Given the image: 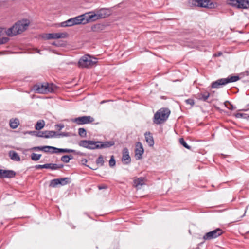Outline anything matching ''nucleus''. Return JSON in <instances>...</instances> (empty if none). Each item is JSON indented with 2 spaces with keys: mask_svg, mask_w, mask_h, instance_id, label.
Wrapping results in <instances>:
<instances>
[{
  "mask_svg": "<svg viewBox=\"0 0 249 249\" xmlns=\"http://www.w3.org/2000/svg\"><path fill=\"white\" fill-rule=\"evenodd\" d=\"M238 0H228L227 4L231 6L237 8Z\"/></svg>",
  "mask_w": 249,
  "mask_h": 249,
  "instance_id": "obj_32",
  "label": "nucleus"
},
{
  "mask_svg": "<svg viewBox=\"0 0 249 249\" xmlns=\"http://www.w3.org/2000/svg\"><path fill=\"white\" fill-rule=\"evenodd\" d=\"M74 25L72 18H70L66 21L63 22L61 23V27H68Z\"/></svg>",
  "mask_w": 249,
  "mask_h": 249,
  "instance_id": "obj_28",
  "label": "nucleus"
},
{
  "mask_svg": "<svg viewBox=\"0 0 249 249\" xmlns=\"http://www.w3.org/2000/svg\"><path fill=\"white\" fill-rule=\"evenodd\" d=\"M41 157V154L33 153L31 155V159L34 161H37L40 159Z\"/></svg>",
  "mask_w": 249,
  "mask_h": 249,
  "instance_id": "obj_35",
  "label": "nucleus"
},
{
  "mask_svg": "<svg viewBox=\"0 0 249 249\" xmlns=\"http://www.w3.org/2000/svg\"><path fill=\"white\" fill-rule=\"evenodd\" d=\"M115 144V142L113 141H105L102 142V148H109Z\"/></svg>",
  "mask_w": 249,
  "mask_h": 249,
  "instance_id": "obj_25",
  "label": "nucleus"
},
{
  "mask_svg": "<svg viewBox=\"0 0 249 249\" xmlns=\"http://www.w3.org/2000/svg\"><path fill=\"white\" fill-rule=\"evenodd\" d=\"M71 121L78 125H82L92 123L94 119L90 116H83L72 119Z\"/></svg>",
  "mask_w": 249,
  "mask_h": 249,
  "instance_id": "obj_6",
  "label": "nucleus"
},
{
  "mask_svg": "<svg viewBox=\"0 0 249 249\" xmlns=\"http://www.w3.org/2000/svg\"><path fill=\"white\" fill-rule=\"evenodd\" d=\"M249 8V0H238L237 9H247Z\"/></svg>",
  "mask_w": 249,
  "mask_h": 249,
  "instance_id": "obj_20",
  "label": "nucleus"
},
{
  "mask_svg": "<svg viewBox=\"0 0 249 249\" xmlns=\"http://www.w3.org/2000/svg\"><path fill=\"white\" fill-rule=\"evenodd\" d=\"M243 116V114L238 113L235 114V117L236 118H240Z\"/></svg>",
  "mask_w": 249,
  "mask_h": 249,
  "instance_id": "obj_49",
  "label": "nucleus"
},
{
  "mask_svg": "<svg viewBox=\"0 0 249 249\" xmlns=\"http://www.w3.org/2000/svg\"><path fill=\"white\" fill-rule=\"evenodd\" d=\"M122 161L124 164H128L131 162V158L129 154V151L127 148H124Z\"/></svg>",
  "mask_w": 249,
  "mask_h": 249,
  "instance_id": "obj_14",
  "label": "nucleus"
},
{
  "mask_svg": "<svg viewBox=\"0 0 249 249\" xmlns=\"http://www.w3.org/2000/svg\"><path fill=\"white\" fill-rule=\"evenodd\" d=\"M29 23V20L27 19L19 20L16 22L12 27L8 28L6 30V33L10 36L20 34L27 29Z\"/></svg>",
  "mask_w": 249,
  "mask_h": 249,
  "instance_id": "obj_1",
  "label": "nucleus"
},
{
  "mask_svg": "<svg viewBox=\"0 0 249 249\" xmlns=\"http://www.w3.org/2000/svg\"><path fill=\"white\" fill-rule=\"evenodd\" d=\"M145 140L149 146H153L154 144L153 137L149 132H146L144 134Z\"/></svg>",
  "mask_w": 249,
  "mask_h": 249,
  "instance_id": "obj_21",
  "label": "nucleus"
},
{
  "mask_svg": "<svg viewBox=\"0 0 249 249\" xmlns=\"http://www.w3.org/2000/svg\"><path fill=\"white\" fill-rule=\"evenodd\" d=\"M49 163L45 164L43 165H36L35 166V168L36 169H43V168H46V169H49Z\"/></svg>",
  "mask_w": 249,
  "mask_h": 249,
  "instance_id": "obj_38",
  "label": "nucleus"
},
{
  "mask_svg": "<svg viewBox=\"0 0 249 249\" xmlns=\"http://www.w3.org/2000/svg\"><path fill=\"white\" fill-rule=\"evenodd\" d=\"M76 152V150L71 149L58 148L53 147V150L51 151V153H71Z\"/></svg>",
  "mask_w": 249,
  "mask_h": 249,
  "instance_id": "obj_16",
  "label": "nucleus"
},
{
  "mask_svg": "<svg viewBox=\"0 0 249 249\" xmlns=\"http://www.w3.org/2000/svg\"><path fill=\"white\" fill-rule=\"evenodd\" d=\"M60 135H61L62 136H68L67 133H62L60 134Z\"/></svg>",
  "mask_w": 249,
  "mask_h": 249,
  "instance_id": "obj_51",
  "label": "nucleus"
},
{
  "mask_svg": "<svg viewBox=\"0 0 249 249\" xmlns=\"http://www.w3.org/2000/svg\"><path fill=\"white\" fill-rule=\"evenodd\" d=\"M170 111L168 108H162L158 110L154 116L153 122L156 124L164 122L168 118Z\"/></svg>",
  "mask_w": 249,
  "mask_h": 249,
  "instance_id": "obj_3",
  "label": "nucleus"
},
{
  "mask_svg": "<svg viewBox=\"0 0 249 249\" xmlns=\"http://www.w3.org/2000/svg\"><path fill=\"white\" fill-rule=\"evenodd\" d=\"M10 126L13 129H15L18 127L19 124V121L18 119H12L10 120Z\"/></svg>",
  "mask_w": 249,
  "mask_h": 249,
  "instance_id": "obj_24",
  "label": "nucleus"
},
{
  "mask_svg": "<svg viewBox=\"0 0 249 249\" xmlns=\"http://www.w3.org/2000/svg\"><path fill=\"white\" fill-rule=\"evenodd\" d=\"M225 105L230 110H234L235 108V107L229 102H225Z\"/></svg>",
  "mask_w": 249,
  "mask_h": 249,
  "instance_id": "obj_42",
  "label": "nucleus"
},
{
  "mask_svg": "<svg viewBox=\"0 0 249 249\" xmlns=\"http://www.w3.org/2000/svg\"><path fill=\"white\" fill-rule=\"evenodd\" d=\"M39 132L42 133V134L41 133V136H39V137H42L45 138H49L53 137L55 134L56 132L53 131H39Z\"/></svg>",
  "mask_w": 249,
  "mask_h": 249,
  "instance_id": "obj_22",
  "label": "nucleus"
},
{
  "mask_svg": "<svg viewBox=\"0 0 249 249\" xmlns=\"http://www.w3.org/2000/svg\"><path fill=\"white\" fill-rule=\"evenodd\" d=\"M9 156L11 160L14 161H19L20 160V156L14 151H10Z\"/></svg>",
  "mask_w": 249,
  "mask_h": 249,
  "instance_id": "obj_23",
  "label": "nucleus"
},
{
  "mask_svg": "<svg viewBox=\"0 0 249 249\" xmlns=\"http://www.w3.org/2000/svg\"><path fill=\"white\" fill-rule=\"evenodd\" d=\"M134 186L137 189H140L144 184V178L142 177L135 178L133 180Z\"/></svg>",
  "mask_w": 249,
  "mask_h": 249,
  "instance_id": "obj_18",
  "label": "nucleus"
},
{
  "mask_svg": "<svg viewBox=\"0 0 249 249\" xmlns=\"http://www.w3.org/2000/svg\"><path fill=\"white\" fill-rule=\"evenodd\" d=\"M36 52H37V53H39V54H41V53H40V50H39L36 49Z\"/></svg>",
  "mask_w": 249,
  "mask_h": 249,
  "instance_id": "obj_52",
  "label": "nucleus"
},
{
  "mask_svg": "<svg viewBox=\"0 0 249 249\" xmlns=\"http://www.w3.org/2000/svg\"><path fill=\"white\" fill-rule=\"evenodd\" d=\"M96 26H94L93 27H92V30L94 31V28H95Z\"/></svg>",
  "mask_w": 249,
  "mask_h": 249,
  "instance_id": "obj_53",
  "label": "nucleus"
},
{
  "mask_svg": "<svg viewBox=\"0 0 249 249\" xmlns=\"http://www.w3.org/2000/svg\"><path fill=\"white\" fill-rule=\"evenodd\" d=\"M223 233V231L220 228H217L211 231L206 233L203 237L204 240H211L216 238L220 236Z\"/></svg>",
  "mask_w": 249,
  "mask_h": 249,
  "instance_id": "obj_8",
  "label": "nucleus"
},
{
  "mask_svg": "<svg viewBox=\"0 0 249 249\" xmlns=\"http://www.w3.org/2000/svg\"><path fill=\"white\" fill-rule=\"evenodd\" d=\"M60 183L59 178L53 179L50 182L49 186L53 188L56 187Z\"/></svg>",
  "mask_w": 249,
  "mask_h": 249,
  "instance_id": "obj_31",
  "label": "nucleus"
},
{
  "mask_svg": "<svg viewBox=\"0 0 249 249\" xmlns=\"http://www.w3.org/2000/svg\"><path fill=\"white\" fill-rule=\"evenodd\" d=\"M73 153L74 154H76L77 155H81V156H83L85 155L84 153H82V152H81L80 151H76V152H73Z\"/></svg>",
  "mask_w": 249,
  "mask_h": 249,
  "instance_id": "obj_48",
  "label": "nucleus"
},
{
  "mask_svg": "<svg viewBox=\"0 0 249 249\" xmlns=\"http://www.w3.org/2000/svg\"><path fill=\"white\" fill-rule=\"evenodd\" d=\"M88 13H86L82 15L78 16L76 17L72 18L73 19V23L74 25H77L80 24H85L88 22H89L88 17Z\"/></svg>",
  "mask_w": 249,
  "mask_h": 249,
  "instance_id": "obj_9",
  "label": "nucleus"
},
{
  "mask_svg": "<svg viewBox=\"0 0 249 249\" xmlns=\"http://www.w3.org/2000/svg\"><path fill=\"white\" fill-rule=\"evenodd\" d=\"M248 106H249V105H248Z\"/></svg>",
  "mask_w": 249,
  "mask_h": 249,
  "instance_id": "obj_54",
  "label": "nucleus"
},
{
  "mask_svg": "<svg viewBox=\"0 0 249 249\" xmlns=\"http://www.w3.org/2000/svg\"><path fill=\"white\" fill-rule=\"evenodd\" d=\"M16 176V172L13 170L0 169V178H13Z\"/></svg>",
  "mask_w": 249,
  "mask_h": 249,
  "instance_id": "obj_13",
  "label": "nucleus"
},
{
  "mask_svg": "<svg viewBox=\"0 0 249 249\" xmlns=\"http://www.w3.org/2000/svg\"><path fill=\"white\" fill-rule=\"evenodd\" d=\"M225 78H221L213 82L211 84V87L214 89H218L227 84Z\"/></svg>",
  "mask_w": 249,
  "mask_h": 249,
  "instance_id": "obj_15",
  "label": "nucleus"
},
{
  "mask_svg": "<svg viewBox=\"0 0 249 249\" xmlns=\"http://www.w3.org/2000/svg\"><path fill=\"white\" fill-rule=\"evenodd\" d=\"M98 188L99 190H102L103 189H106L107 188V186L105 185H99Z\"/></svg>",
  "mask_w": 249,
  "mask_h": 249,
  "instance_id": "obj_47",
  "label": "nucleus"
},
{
  "mask_svg": "<svg viewBox=\"0 0 249 249\" xmlns=\"http://www.w3.org/2000/svg\"><path fill=\"white\" fill-rule=\"evenodd\" d=\"M27 133L29 134H30V135H34V136H37V137H39V136H41L42 135H41V133L42 134V133L41 132H37V131H28L27 132Z\"/></svg>",
  "mask_w": 249,
  "mask_h": 249,
  "instance_id": "obj_40",
  "label": "nucleus"
},
{
  "mask_svg": "<svg viewBox=\"0 0 249 249\" xmlns=\"http://www.w3.org/2000/svg\"><path fill=\"white\" fill-rule=\"evenodd\" d=\"M179 142L182 145H183L184 147H185L186 148H187L188 149H191V147L187 144V143L184 141L183 138H180L179 140Z\"/></svg>",
  "mask_w": 249,
  "mask_h": 249,
  "instance_id": "obj_37",
  "label": "nucleus"
},
{
  "mask_svg": "<svg viewBox=\"0 0 249 249\" xmlns=\"http://www.w3.org/2000/svg\"><path fill=\"white\" fill-rule=\"evenodd\" d=\"M49 169L51 170H56L58 169H60L63 167L64 165L63 164H58L55 163H49Z\"/></svg>",
  "mask_w": 249,
  "mask_h": 249,
  "instance_id": "obj_29",
  "label": "nucleus"
},
{
  "mask_svg": "<svg viewBox=\"0 0 249 249\" xmlns=\"http://www.w3.org/2000/svg\"><path fill=\"white\" fill-rule=\"evenodd\" d=\"M116 161L113 155H112L110 157V159L109 161V166L112 167L115 165Z\"/></svg>",
  "mask_w": 249,
  "mask_h": 249,
  "instance_id": "obj_39",
  "label": "nucleus"
},
{
  "mask_svg": "<svg viewBox=\"0 0 249 249\" xmlns=\"http://www.w3.org/2000/svg\"><path fill=\"white\" fill-rule=\"evenodd\" d=\"M185 102L186 104L190 105L191 107H193L195 104L194 100L192 99H186Z\"/></svg>",
  "mask_w": 249,
  "mask_h": 249,
  "instance_id": "obj_43",
  "label": "nucleus"
},
{
  "mask_svg": "<svg viewBox=\"0 0 249 249\" xmlns=\"http://www.w3.org/2000/svg\"><path fill=\"white\" fill-rule=\"evenodd\" d=\"M96 141L91 140H81L79 143L78 145L89 149L94 150Z\"/></svg>",
  "mask_w": 249,
  "mask_h": 249,
  "instance_id": "obj_10",
  "label": "nucleus"
},
{
  "mask_svg": "<svg viewBox=\"0 0 249 249\" xmlns=\"http://www.w3.org/2000/svg\"><path fill=\"white\" fill-rule=\"evenodd\" d=\"M109 101H110V100H103V101L101 102L100 104H102L103 103H106V102H109Z\"/></svg>",
  "mask_w": 249,
  "mask_h": 249,
  "instance_id": "obj_50",
  "label": "nucleus"
},
{
  "mask_svg": "<svg viewBox=\"0 0 249 249\" xmlns=\"http://www.w3.org/2000/svg\"><path fill=\"white\" fill-rule=\"evenodd\" d=\"M72 159L73 156L72 155H64L61 158V160L63 162L68 163Z\"/></svg>",
  "mask_w": 249,
  "mask_h": 249,
  "instance_id": "obj_30",
  "label": "nucleus"
},
{
  "mask_svg": "<svg viewBox=\"0 0 249 249\" xmlns=\"http://www.w3.org/2000/svg\"><path fill=\"white\" fill-rule=\"evenodd\" d=\"M45 126V121L43 120H40L37 122L35 125V129L36 130L42 129Z\"/></svg>",
  "mask_w": 249,
  "mask_h": 249,
  "instance_id": "obj_27",
  "label": "nucleus"
},
{
  "mask_svg": "<svg viewBox=\"0 0 249 249\" xmlns=\"http://www.w3.org/2000/svg\"><path fill=\"white\" fill-rule=\"evenodd\" d=\"M227 84L229 83L234 82L239 80L240 77L238 76H229L227 78H225Z\"/></svg>",
  "mask_w": 249,
  "mask_h": 249,
  "instance_id": "obj_26",
  "label": "nucleus"
},
{
  "mask_svg": "<svg viewBox=\"0 0 249 249\" xmlns=\"http://www.w3.org/2000/svg\"><path fill=\"white\" fill-rule=\"evenodd\" d=\"M33 89L36 92L41 94L52 92L53 91L52 85H50L48 83L41 85H36L34 86Z\"/></svg>",
  "mask_w": 249,
  "mask_h": 249,
  "instance_id": "obj_5",
  "label": "nucleus"
},
{
  "mask_svg": "<svg viewBox=\"0 0 249 249\" xmlns=\"http://www.w3.org/2000/svg\"><path fill=\"white\" fill-rule=\"evenodd\" d=\"M88 19L90 21H95L98 19L104 18L110 15L109 11L106 8H101L99 10L88 13Z\"/></svg>",
  "mask_w": 249,
  "mask_h": 249,
  "instance_id": "obj_2",
  "label": "nucleus"
},
{
  "mask_svg": "<svg viewBox=\"0 0 249 249\" xmlns=\"http://www.w3.org/2000/svg\"><path fill=\"white\" fill-rule=\"evenodd\" d=\"M96 162L97 164L100 165L101 166H103L104 163V160L103 156L100 155L96 160Z\"/></svg>",
  "mask_w": 249,
  "mask_h": 249,
  "instance_id": "obj_36",
  "label": "nucleus"
},
{
  "mask_svg": "<svg viewBox=\"0 0 249 249\" xmlns=\"http://www.w3.org/2000/svg\"><path fill=\"white\" fill-rule=\"evenodd\" d=\"M87 160L86 159H82L81 160V163L83 165H86L87 166V167L90 168V169H93V170H95V169H94V168H92L91 167H90L89 165H86V163L87 162Z\"/></svg>",
  "mask_w": 249,
  "mask_h": 249,
  "instance_id": "obj_44",
  "label": "nucleus"
},
{
  "mask_svg": "<svg viewBox=\"0 0 249 249\" xmlns=\"http://www.w3.org/2000/svg\"><path fill=\"white\" fill-rule=\"evenodd\" d=\"M144 149L141 142H137L136 143V149L135 150V157L137 160L141 159L143 154Z\"/></svg>",
  "mask_w": 249,
  "mask_h": 249,
  "instance_id": "obj_11",
  "label": "nucleus"
},
{
  "mask_svg": "<svg viewBox=\"0 0 249 249\" xmlns=\"http://www.w3.org/2000/svg\"><path fill=\"white\" fill-rule=\"evenodd\" d=\"M53 147L51 146H36L33 147L32 149L35 151H43L46 153H51L53 150Z\"/></svg>",
  "mask_w": 249,
  "mask_h": 249,
  "instance_id": "obj_19",
  "label": "nucleus"
},
{
  "mask_svg": "<svg viewBox=\"0 0 249 249\" xmlns=\"http://www.w3.org/2000/svg\"><path fill=\"white\" fill-rule=\"evenodd\" d=\"M97 63L96 58H92L89 55L82 56L78 61V66L81 68H89Z\"/></svg>",
  "mask_w": 249,
  "mask_h": 249,
  "instance_id": "obj_4",
  "label": "nucleus"
},
{
  "mask_svg": "<svg viewBox=\"0 0 249 249\" xmlns=\"http://www.w3.org/2000/svg\"><path fill=\"white\" fill-rule=\"evenodd\" d=\"M9 39L7 37H2L0 38V44H5L8 41Z\"/></svg>",
  "mask_w": 249,
  "mask_h": 249,
  "instance_id": "obj_45",
  "label": "nucleus"
},
{
  "mask_svg": "<svg viewBox=\"0 0 249 249\" xmlns=\"http://www.w3.org/2000/svg\"><path fill=\"white\" fill-rule=\"evenodd\" d=\"M103 149L102 146V141H96L94 149Z\"/></svg>",
  "mask_w": 249,
  "mask_h": 249,
  "instance_id": "obj_41",
  "label": "nucleus"
},
{
  "mask_svg": "<svg viewBox=\"0 0 249 249\" xmlns=\"http://www.w3.org/2000/svg\"><path fill=\"white\" fill-rule=\"evenodd\" d=\"M248 117L249 118V116H248Z\"/></svg>",
  "mask_w": 249,
  "mask_h": 249,
  "instance_id": "obj_55",
  "label": "nucleus"
},
{
  "mask_svg": "<svg viewBox=\"0 0 249 249\" xmlns=\"http://www.w3.org/2000/svg\"><path fill=\"white\" fill-rule=\"evenodd\" d=\"M66 36V33H56L46 34L44 36V38L47 40L52 39H59L65 38Z\"/></svg>",
  "mask_w": 249,
  "mask_h": 249,
  "instance_id": "obj_12",
  "label": "nucleus"
},
{
  "mask_svg": "<svg viewBox=\"0 0 249 249\" xmlns=\"http://www.w3.org/2000/svg\"><path fill=\"white\" fill-rule=\"evenodd\" d=\"M64 127L63 124H57L55 125V127L58 129V130H61Z\"/></svg>",
  "mask_w": 249,
  "mask_h": 249,
  "instance_id": "obj_46",
  "label": "nucleus"
},
{
  "mask_svg": "<svg viewBox=\"0 0 249 249\" xmlns=\"http://www.w3.org/2000/svg\"><path fill=\"white\" fill-rule=\"evenodd\" d=\"M210 96V93L208 91L201 92L196 95V98L199 100L206 102Z\"/></svg>",
  "mask_w": 249,
  "mask_h": 249,
  "instance_id": "obj_17",
  "label": "nucleus"
},
{
  "mask_svg": "<svg viewBox=\"0 0 249 249\" xmlns=\"http://www.w3.org/2000/svg\"><path fill=\"white\" fill-rule=\"evenodd\" d=\"M192 4L200 7L212 8L213 4L210 0H192Z\"/></svg>",
  "mask_w": 249,
  "mask_h": 249,
  "instance_id": "obj_7",
  "label": "nucleus"
},
{
  "mask_svg": "<svg viewBox=\"0 0 249 249\" xmlns=\"http://www.w3.org/2000/svg\"><path fill=\"white\" fill-rule=\"evenodd\" d=\"M78 134L82 137L85 138L87 136L86 130L84 128H80L78 129Z\"/></svg>",
  "mask_w": 249,
  "mask_h": 249,
  "instance_id": "obj_34",
  "label": "nucleus"
},
{
  "mask_svg": "<svg viewBox=\"0 0 249 249\" xmlns=\"http://www.w3.org/2000/svg\"><path fill=\"white\" fill-rule=\"evenodd\" d=\"M60 183H59L60 185H65L68 184L70 180V178H59Z\"/></svg>",
  "mask_w": 249,
  "mask_h": 249,
  "instance_id": "obj_33",
  "label": "nucleus"
}]
</instances>
